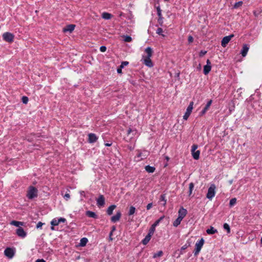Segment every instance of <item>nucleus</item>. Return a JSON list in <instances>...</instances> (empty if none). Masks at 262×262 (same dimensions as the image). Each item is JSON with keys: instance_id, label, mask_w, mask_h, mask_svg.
Listing matches in <instances>:
<instances>
[{"instance_id": "49530a36", "label": "nucleus", "mask_w": 262, "mask_h": 262, "mask_svg": "<svg viewBox=\"0 0 262 262\" xmlns=\"http://www.w3.org/2000/svg\"><path fill=\"white\" fill-rule=\"evenodd\" d=\"M44 224H45V223H43L41 222H39L36 225V228L37 229H41L42 225Z\"/></svg>"}, {"instance_id": "5fc2aeb1", "label": "nucleus", "mask_w": 262, "mask_h": 262, "mask_svg": "<svg viewBox=\"0 0 262 262\" xmlns=\"http://www.w3.org/2000/svg\"><path fill=\"white\" fill-rule=\"evenodd\" d=\"M35 262H46V260L43 258L41 259H37Z\"/></svg>"}, {"instance_id": "cd10ccee", "label": "nucleus", "mask_w": 262, "mask_h": 262, "mask_svg": "<svg viewBox=\"0 0 262 262\" xmlns=\"http://www.w3.org/2000/svg\"><path fill=\"white\" fill-rule=\"evenodd\" d=\"M128 64V61H123L120 67L117 69L118 73H122V69H123L125 66H126Z\"/></svg>"}, {"instance_id": "37998d69", "label": "nucleus", "mask_w": 262, "mask_h": 262, "mask_svg": "<svg viewBox=\"0 0 262 262\" xmlns=\"http://www.w3.org/2000/svg\"><path fill=\"white\" fill-rule=\"evenodd\" d=\"M10 224L12 225H13L15 227H17L18 228H19V225H18V221H15V220H13V221H12L11 222H10Z\"/></svg>"}, {"instance_id": "39448f33", "label": "nucleus", "mask_w": 262, "mask_h": 262, "mask_svg": "<svg viewBox=\"0 0 262 262\" xmlns=\"http://www.w3.org/2000/svg\"><path fill=\"white\" fill-rule=\"evenodd\" d=\"M198 147V145L193 144L191 146V154L194 160H199L200 158V151L199 150H196Z\"/></svg>"}, {"instance_id": "774afa93", "label": "nucleus", "mask_w": 262, "mask_h": 262, "mask_svg": "<svg viewBox=\"0 0 262 262\" xmlns=\"http://www.w3.org/2000/svg\"><path fill=\"white\" fill-rule=\"evenodd\" d=\"M169 1V0H164V1H165V2H167V1Z\"/></svg>"}, {"instance_id": "4be33fe9", "label": "nucleus", "mask_w": 262, "mask_h": 262, "mask_svg": "<svg viewBox=\"0 0 262 262\" xmlns=\"http://www.w3.org/2000/svg\"><path fill=\"white\" fill-rule=\"evenodd\" d=\"M212 100H209L207 102V103L206 104L205 106L204 107V108L201 111V113L202 114H205L207 112V111H208V110L210 107L211 104H212Z\"/></svg>"}, {"instance_id": "c756f323", "label": "nucleus", "mask_w": 262, "mask_h": 262, "mask_svg": "<svg viewBox=\"0 0 262 262\" xmlns=\"http://www.w3.org/2000/svg\"><path fill=\"white\" fill-rule=\"evenodd\" d=\"M159 201L160 202H163V206H165L166 205L167 200L166 199V194L165 193L162 194L160 195V198H159Z\"/></svg>"}, {"instance_id": "58836bf2", "label": "nucleus", "mask_w": 262, "mask_h": 262, "mask_svg": "<svg viewBox=\"0 0 262 262\" xmlns=\"http://www.w3.org/2000/svg\"><path fill=\"white\" fill-rule=\"evenodd\" d=\"M137 132V130L136 129H133L130 127L128 128L127 130V135H129L130 133H133V135L135 136Z\"/></svg>"}, {"instance_id": "b1692460", "label": "nucleus", "mask_w": 262, "mask_h": 262, "mask_svg": "<svg viewBox=\"0 0 262 262\" xmlns=\"http://www.w3.org/2000/svg\"><path fill=\"white\" fill-rule=\"evenodd\" d=\"M206 232L208 234L212 235L217 232V230L215 229L213 227L210 226V227L206 230Z\"/></svg>"}, {"instance_id": "2eb2a0df", "label": "nucleus", "mask_w": 262, "mask_h": 262, "mask_svg": "<svg viewBox=\"0 0 262 262\" xmlns=\"http://www.w3.org/2000/svg\"><path fill=\"white\" fill-rule=\"evenodd\" d=\"M105 204V198L104 196L100 194L98 198L97 199V205L99 207L103 206Z\"/></svg>"}, {"instance_id": "c9c22d12", "label": "nucleus", "mask_w": 262, "mask_h": 262, "mask_svg": "<svg viewBox=\"0 0 262 262\" xmlns=\"http://www.w3.org/2000/svg\"><path fill=\"white\" fill-rule=\"evenodd\" d=\"M236 199L235 198H232L230 200V202H229V207H233V206H234L235 205V204L236 203Z\"/></svg>"}, {"instance_id": "f8f14e48", "label": "nucleus", "mask_w": 262, "mask_h": 262, "mask_svg": "<svg viewBox=\"0 0 262 262\" xmlns=\"http://www.w3.org/2000/svg\"><path fill=\"white\" fill-rule=\"evenodd\" d=\"M187 214V210L183 207H181L178 211V217L183 220Z\"/></svg>"}, {"instance_id": "f257e3e1", "label": "nucleus", "mask_w": 262, "mask_h": 262, "mask_svg": "<svg viewBox=\"0 0 262 262\" xmlns=\"http://www.w3.org/2000/svg\"><path fill=\"white\" fill-rule=\"evenodd\" d=\"M145 52L147 55L142 56L141 61L147 67L151 68L154 66V64L150 59L153 53L152 50L150 47H147L145 49Z\"/></svg>"}, {"instance_id": "864d4df0", "label": "nucleus", "mask_w": 262, "mask_h": 262, "mask_svg": "<svg viewBox=\"0 0 262 262\" xmlns=\"http://www.w3.org/2000/svg\"><path fill=\"white\" fill-rule=\"evenodd\" d=\"M207 53L206 51H201L200 52V56H204V55H205V54Z\"/></svg>"}, {"instance_id": "680f3d73", "label": "nucleus", "mask_w": 262, "mask_h": 262, "mask_svg": "<svg viewBox=\"0 0 262 262\" xmlns=\"http://www.w3.org/2000/svg\"><path fill=\"white\" fill-rule=\"evenodd\" d=\"M183 117L184 120L186 121L189 118V116H183Z\"/></svg>"}, {"instance_id": "de8ad7c7", "label": "nucleus", "mask_w": 262, "mask_h": 262, "mask_svg": "<svg viewBox=\"0 0 262 262\" xmlns=\"http://www.w3.org/2000/svg\"><path fill=\"white\" fill-rule=\"evenodd\" d=\"M100 51H101V52H105V51H106V47H105V46H101V47H100Z\"/></svg>"}, {"instance_id": "13d9d810", "label": "nucleus", "mask_w": 262, "mask_h": 262, "mask_svg": "<svg viewBox=\"0 0 262 262\" xmlns=\"http://www.w3.org/2000/svg\"><path fill=\"white\" fill-rule=\"evenodd\" d=\"M116 230V226H113L112 227H111V232H114L115 230Z\"/></svg>"}, {"instance_id": "6e6d98bb", "label": "nucleus", "mask_w": 262, "mask_h": 262, "mask_svg": "<svg viewBox=\"0 0 262 262\" xmlns=\"http://www.w3.org/2000/svg\"><path fill=\"white\" fill-rule=\"evenodd\" d=\"M105 146H111L112 145V142H107L104 144Z\"/></svg>"}, {"instance_id": "393cba45", "label": "nucleus", "mask_w": 262, "mask_h": 262, "mask_svg": "<svg viewBox=\"0 0 262 262\" xmlns=\"http://www.w3.org/2000/svg\"><path fill=\"white\" fill-rule=\"evenodd\" d=\"M184 252H181L180 249L176 250L172 254V256L176 258L180 257L182 254H183Z\"/></svg>"}, {"instance_id": "f704fd0d", "label": "nucleus", "mask_w": 262, "mask_h": 262, "mask_svg": "<svg viewBox=\"0 0 262 262\" xmlns=\"http://www.w3.org/2000/svg\"><path fill=\"white\" fill-rule=\"evenodd\" d=\"M223 228L225 230L227 231V233L228 234H229L230 233V227L228 224L224 223L223 224Z\"/></svg>"}, {"instance_id": "6e6552de", "label": "nucleus", "mask_w": 262, "mask_h": 262, "mask_svg": "<svg viewBox=\"0 0 262 262\" xmlns=\"http://www.w3.org/2000/svg\"><path fill=\"white\" fill-rule=\"evenodd\" d=\"M16 235L21 238H24L26 237L27 233V232L24 230V229L22 227H19L16 230Z\"/></svg>"}, {"instance_id": "603ef678", "label": "nucleus", "mask_w": 262, "mask_h": 262, "mask_svg": "<svg viewBox=\"0 0 262 262\" xmlns=\"http://www.w3.org/2000/svg\"><path fill=\"white\" fill-rule=\"evenodd\" d=\"M188 40L189 42H190V43L192 42L193 40V38L191 36H189L188 37Z\"/></svg>"}, {"instance_id": "aec40b11", "label": "nucleus", "mask_w": 262, "mask_h": 262, "mask_svg": "<svg viewBox=\"0 0 262 262\" xmlns=\"http://www.w3.org/2000/svg\"><path fill=\"white\" fill-rule=\"evenodd\" d=\"M75 27V25H69L63 28V31L64 32H69L70 33H71L74 30Z\"/></svg>"}, {"instance_id": "0eeeda50", "label": "nucleus", "mask_w": 262, "mask_h": 262, "mask_svg": "<svg viewBox=\"0 0 262 262\" xmlns=\"http://www.w3.org/2000/svg\"><path fill=\"white\" fill-rule=\"evenodd\" d=\"M14 36L11 33L6 32L3 34V38L6 41L11 42L14 40Z\"/></svg>"}, {"instance_id": "dca6fc26", "label": "nucleus", "mask_w": 262, "mask_h": 262, "mask_svg": "<svg viewBox=\"0 0 262 262\" xmlns=\"http://www.w3.org/2000/svg\"><path fill=\"white\" fill-rule=\"evenodd\" d=\"M211 62L209 59L207 60V64L204 67L203 72L205 75H207L211 71Z\"/></svg>"}, {"instance_id": "7c9ffc66", "label": "nucleus", "mask_w": 262, "mask_h": 262, "mask_svg": "<svg viewBox=\"0 0 262 262\" xmlns=\"http://www.w3.org/2000/svg\"><path fill=\"white\" fill-rule=\"evenodd\" d=\"M88 242V239L86 237L81 238L80 241L79 246L81 247H84Z\"/></svg>"}, {"instance_id": "423d86ee", "label": "nucleus", "mask_w": 262, "mask_h": 262, "mask_svg": "<svg viewBox=\"0 0 262 262\" xmlns=\"http://www.w3.org/2000/svg\"><path fill=\"white\" fill-rule=\"evenodd\" d=\"M15 252L14 248L7 247L4 250V254L6 257L11 259L14 257Z\"/></svg>"}, {"instance_id": "0e129e2a", "label": "nucleus", "mask_w": 262, "mask_h": 262, "mask_svg": "<svg viewBox=\"0 0 262 262\" xmlns=\"http://www.w3.org/2000/svg\"><path fill=\"white\" fill-rule=\"evenodd\" d=\"M165 159H166V160L167 161H169V158L168 156H166V158H165Z\"/></svg>"}, {"instance_id": "69168bd1", "label": "nucleus", "mask_w": 262, "mask_h": 262, "mask_svg": "<svg viewBox=\"0 0 262 262\" xmlns=\"http://www.w3.org/2000/svg\"><path fill=\"white\" fill-rule=\"evenodd\" d=\"M148 156V154L147 155H144V158H146L147 156Z\"/></svg>"}, {"instance_id": "f3484780", "label": "nucleus", "mask_w": 262, "mask_h": 262, "mask_svg": "<svg viewBox=\"0 0 262 262\" xmlns=\"http://www.w3.org/2000/svg\"><path fill=\"white\" fill-rule=\"evenodd\" d=\"M157 14L158 15V21L159 24V25L162 26L163 25V18L162 17V12H161V10L160 9V7H158L157 8Z\"/></svg>"}, {"instance_id": "72a5a7b5", "label": "nucleus", "mask_w": 262, "mask_h": 262, "mask_svg": "<svg viewBox=\"0 0 262 262\" xmlns=\"http://www.w3.org/2000/svg\"><path fill=\"white\" fill-rule=\"evenodd\" d=\"M102 17L105 19H110L112 17V15L107 12H104L102 14Z\"/></svg>"}, {"instance_id": "a19ab883", "label": "nucleus", "mask_w": 262, "mask_h": 262, "mask_svg": "<svg viewBox=\"0 0 262 262\" xmlns=\"http://www.w3.org/2000/svg\"><path fill=\"white\" fill-rule=\"evenodd\" d=\"M163 32V29L161 28H158L156 31L157 34H158L159 35H161L162 36L164 37L165 35L162 34Z\"/></svg>"}, {"instance_id": "4468645a", "label": "nucleus", "mask_w": 262, "mask_h": 262, "mask_svg": "<svg viewBox=\"0 0 262 262\" xmlns=\"http://www.w3.org/2000/svg\"><path fill=\"white\" fill-rule=\"evenodd\" d=\"M121 212L120 211H118L116 214L113 216H112L111 218V221L113 223H116L119 221L121 216Z\"/></svg>"}, {"instance_id": "a878e982", "label": "nucleus", "mask_w": 262, "mask_h": 262, "mask_svg": "<svg viewBox=\"0 0 262 262\" xmlns=\"http://www.w3.org/2000/svg\"><path fill=\"white\" fill-rule=\"evenodd\" d=\"M191 242H190L189 239L187 240V241H186V244H185L184 245H183V246H182V247L180 249V251H181V252H185L184 250H185V249H186L187 248H188L189 247H190V246H191Z\"/></svg>"}, {"instance_id": "4c0bfd02", "label": "nucleus", "mask_w": 262, "mask_h": 262, "mask_svg": "<svg viewBox=\"0 0 262 262\" xmlns=\"http://www.w3.org/2000/svg\"><path fill=\"white\" fill-rule=\"evenodd\" d=\"M163 254V252L162 250L159 251L157 253H154L153 255V258H155L158 257L162 256Z\"/></svg>"}, {"instance_id": "8fccbe9b", "label": "nucleus", "mask_w": 262, "mask_h": 262, "mask_svg": "<svg viewBox=\"0 0 262 262\" xmlns=\"http://www.w3.org/2000/svg\"><path fill=\"white\" fill-rule=\"evenodd\" d=\"M70 195L68 193H66L64 195V198L66 200H68L69 199H70Z\"/></svg>"}, {"instance_id": "052dcab7", "label": "nucleus", "mask_w": 262, "mask_h": 262, "mask_svg": "<svg viewBox=\"0 0 262 262\" xmlns=\"http://www.w3.org/2000/svg\"><path fill=\"white\" fill-rule=\"evenodd\" d=\"M80 194L81 195H82L84 197H86L85 195V192L84 191H80Z\"/></svg>"}, {"instance_id": "e2e57ef3", "label": "nucleus", "mask_w": 262, "mask_h": 262, "mask_svg": "<svg viewBox=\"0 0 262 262\" xmlns=\"http://www.w3.org/2000/svg\"><path fill=\"white\" fill-rule=\"evenodd\" d=\"M113 232H112L111 231L109 233V237H110V238L111 240H112V238L111 237V236H112L113 235Z\"/></svg>"}, {"instance_id": "bf43d9fd", "label": "nucleus", "mask_w": 262, "mask_h": 262, "mask_svg": "<svg viewBox=\"0 0 262 262\" xmlns=\"http://www.w3.org/2000/svg\"><path fill=\"white\" fill-rule=\"evenodd\" d=\"M25 224V223L24 222H23L18 221L19 227H20V226H24Z\"/></svg>"}, {"instance_id": "ddd939ff", "label": "nucleus", "mask_w": 262, "mask_h": 262, "mask_svg": "<svg viewBox=\"0 0 262 262\" xmlns=\"http://www.w3.org/2000/svg\"><path fill=\"white\" fill-rule=\"evenodd\" d=\"M165 215H162L158 220H157L150 227L149 230L154 232L155 231V228L159 224V223L164 219Z\"/></svg>"}, {"instance_id": "a18cd8bd", "label": "nucleus", "mask_w": 262, "mask_h": 262, "mask_svg": "<svg viewBox=\"0 0 262 262\" xmlns=\"http://www.w3.org/2000/svg\"><path fill=\"white\" fill-rule=\"evenodd\" d=\"M21 100L24 104H27L28 102V98L26 96H23L21 98Z\"/></svg>"}, {"instance_id": "9d476101", "label": "nucleus", "mask_w": 262, "mask_h": 262, "mask_svg": "<svg viewBox=\"0 0 262 262\" xmlns=\"http://www.w3.org/2000/svg\"><path fill=\"white\" fill-rule=\"evenodd\" d=\"M234 37V34H231L229 36H225L222 40L221 45L223 47H225L226 45L229 42L232 38Z\"/></svg>"}, {"instance_id": "338daca9", "label": "nucleus", "mask_w": 262, "mask_h": 262, "mask_svg": "<svg viewBox=\"0 0 262 262\" xmlns=\"http://www.w3.org/2000/svg\"><path fill=\"white\" fill-rule=\"evenodd\" d=\"M260 244H262V237H261V239H260Z\"/></svg>"}, {"instance_id": "f03ea898", "label": "nucleus", "mask_w": 262, "mask_h": 262, "mask_svg": "<svg viewBox=\"0 0 262 262\" xmlns=\"http://www.w3.org/2000/svg\"><path fill=\"white\" fill-rule=\"evenodd\" d=\"M38 189L34 186H30L27 193V197L30 200H33L38 196Z\"/></svg>"}, {"instance_id": "412c9836", "label": "nucleus", "mask_w": 262, "mask_h": 262, "mask_svg": "<svg viewBox=\"0 0 262 262\" xmlns=\"http://www.w3.org/2000/svg\"><path fill=\"white\" fill-rule=\"evenodd\" d=\"M51 224V230L52 231L55 230V226H57L59 225V222H58V219L57 218H54L53 219L51 222H50Z\"/></svg>"}, {"instance_id": "1a4fd4ad", "label": "nucleus", "mask_w": 262, "mask_h": 262, "mask_svg": "<svg viewBox=\"0 0 262 262\" xmlns=\"http://www.w3.org/2000/svg\"><path fill=\"white\" fill-rule=\"evenodd\" d=\"M154 232H152L151 230H149L146 236L144 238H143L142 241L141 243L143 244L144 245H146L149 241L150 240L151 236L154 234Z\"/></svg>"}, {"instance_id": "79ce46f5", "label": "nucleus", "mask_w": 262, "mask_h": 262, "mask_svg": "<svg viewBox=\"0 0 262 262\" xmlns=\"http://www.w3.org/2000/svg\"><path fill=\"white\" fill-rule=\"evenodd\" d=\"M132 40V37L126 35L124 36V41L125 42H130Z\"/></svg>"}, {"instance_id": "a211bd4d", "label": "nucleus", "mask_w": 262, "mask_h": 262, "mask_svg": "<svg viewBox=\"0 0 262 262\" xmlns=\"http://www.w3.org/2000/svg\"><path fill=\"white\" fill-rule=\"evenodd\" d=\"M249 47L247 44H244L243 46V48L241 50V54L243 57H245L249 51Z\"/></svg>"}, {"instance_id": "e433bc0d", "label": "nucleus", "mask_w": 262, "mask_h": 262, "mask_svg": "<svg viewBox=\"0 0 262 262\" xmlns=\"http://www.w3.org/2000/svg\"><path fill=\"white\" fill-rule=\"evenodd\" d=\"M135 211H136V208L133 206H130L129 208V211L128 212V215H133L135 213Z\"/></svg>"}, {"instance_id": "6ab92c4d", "label": "nucleus", "mask_w": 262, "mask_h": 262, "mask_svg": "<svg viewBox=\"0 0 262 262\" xmlns=\"http://www.w3.org/2000/svg\"><path fill=\"white\" fill-rule=\"evenodd\" d=\"M85 215L94 219H97L98 217V215L95 212L90 210H88L85 212Z\"/></svg>"}, {"instance_id": "473e14b6", "label": "nucleus", "mask_w": 262, "mask_h": 262, "mask_svg": "<svg viewBox=\"0 0 262 262\" xmlns=\"http://www.w3.org/2000/svg\"><path fill=\"white\" fill-rule=\"evenodd\" d=\"M194 185L192 182H191L189 184V191H188V195L191 196L192 193V190L194 188Z\"/></svg>"}, {"instance_id": "4d7b16f0", "label": "nucleus", "mask_w": 262, "mask_h": 262, "mask_svg": "<svg viewBox=\"0 0 262 262\" xmlns=\"http://www.w3.org/2000/svg\"><path fill=\"white\" fill-rule=\"evenodd\" d=\"M127 148L130 151H132L134 149V147H133L130 145H127Z\"/></svg>"}, {"instance_id": "3c124183", "label": "nucleus", "mask_w": 262, "mask_h": 262, "mask_svg": "<svg viewBox=\"0 0 262 262\" xmlns=\"http://www.w3.org/2000/svg\"><path fill=\"white\" fill-rule=\"evenodd\" d=\"M137 151H138V154L137 155V157L138 158L141 157L142 156V153L139 150H138Z\"/></svg>"}, {"instance_id": "bb28decb", "label": "nucleus", "mask_w": 262, "mask_h": 262, "mask_svg": "<svg viewBox=\"0 0 262 262\" xmlns=\"http://www.w3.org/2000/svg\"><path fill=\"white\" fill-rule=\"evenodd\" d=\"M145 169L148 173H153L155 172L156 168L154 166H151L149 165H148L145 166Z\"/></svg>"}, {"instance_id": "ea45409f", "label": "nucleus", "mask_w": 262, "mask_h": 262, "mask_svg": "<svg viewBox=\"0 0 262 262\" xmlns=\"http://www.w3.org/2000/svg\"><path fill=\"white\" fill-rule=\"evenodd\" d=\"M243 3L242 1H239V2H238L237 3H236L234 6H233V8L234 9H237L240 7H241L243 5Z\"/></svg>"}, {"instance_id": "2f4dec72", "label": "nucleus", "mask_w": 262, "mask_h": 262, "mask_svg": "<svg viewBox=\"0 0 262 262\" xmlns=\"http://www.w3.org/2000/svg\"><path fill=\"white\" fill-rule=\"evenodd\" d=\"M182 219L180 217H178L176 220L173 222V226L175 227H178L180 224Z\"/></svg>"}, {"instance_id": "5701e85b", "label": "nucleus", "mask_w": 262, "mask_h": 262, "mask_svg": "<svg viewBox=\"0 0 262 262\" xmlns=\"http://www.w3.org/2000/svg\"><path fill=\"white\" fill-rule=\"evenodd\" d=\"M116 208V205H110L106 210V213L108 215H111L113 214V210Z\"/></svg>"}, {"instance_id": "9b49d317", "label": "nucleus", "mask_w": 262, "mask_h": 262, "mask_svg": "<svg viewBox=\"0 0 262 262\" xmlns=\"http://www.w3.org/2000/svg\"><path fill=\"white\" fill-rule=\"evenodd\" d=\"M98 138L96 136V134L94 133H90L88 135V141L90 143H93L97 141Z\"/></svg>"}, {"instance_id": "c03bdc74", "label": "nucleus", "mask_w": 262, "mask_h": 262, "mask_svg": "<svg viewBox=\"0 0 262 262\" xmlns=\"http://www.w3.org/2000/svg\"><path fill=\"white\" fill-rule=\"evenodd\" d=\"M58 222H59V223H64L67 222V220L65 218L60 217L58 219Z\"/></svg>"}, {"instance_id": "20e7f679", "label": "nucleus", "mask_w": 262, "mask_h": 262, "mask_svg": "<svg viewBox=\"0 0 262 262\" xmlns=\"http://www.w3.org/2000/svg\"><path fill=\"white\" fill-rule=\"evenodd\" d=\"M205 243V240L203 238H201L200 240L198 241L195 244V248L193 251L194 255L196 256L200 252L202 248L203 247Z\"/></svg>"}, {"instance_id": "09e8293b", "label": "nucleus", "mask_w": 262, "mask_h": 262, "mask_svg": "<svg viewBox=\"0 0 262 262\" xmlns=\"http://www.w3.org/2000/svg\"><path fill=\"white\" fill-rule=\"evenodd\" d=\"M152 206V203H150L149 204H147V205L146 206V209L147 210H149Z\"/></svg>"}, {"instance_id": "c85d7f7f", "label": "nucleus", "mask_w": 262, "mask_h": 262, "mask_svg": "<svg viewBox=\"0 0 262 262\" xmlns=\"http://www.w3.org/2000/svg\"><path fill=\"white\" fill-rule=\"evenodd\" d=\"M193 102H191L186 110L185 115H190L191 113L193 108Z\"/></svg>"}, {"instance_id": "7ed1b4c3", "label": "nucleus", "mask_w": 262, "mask_h": 262, "mask_svg": "<svg viewBox=\"0 0 262 262\" xmlns=\"http://www.w3.org/2000/svg\"><path fill=\"white\" fill-rule=\"evenodd\" d=\"M216 186L214 184H212L208 188L206 194V198L209 200H211L215 194Z\"/></svg>"}]
</instances>
